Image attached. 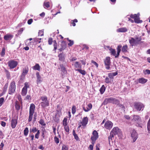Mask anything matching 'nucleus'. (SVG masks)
Instances as JSON below:
<instances>
[{"label": "nucleus", "mask_w": 150, "mask_h": 150, "mask_svg": "<svg viewBox=\"0 0 150 150\" xmlns=\"http://www.w3.org/2000/svg\"><path fill=\"white\" fill-rule=\"evenodd\" d=\"M117 99L112 97L106 98L104 100L103 104L106 105L109 103H112L115 104L118 101Z\"/></svg>", "instance_id": "f257e3e1"}, {"label": "nucleus", "mask_w": 150, "mask_h": 150, "mask_svg": "<svg viewBox=\"0 0 150 150\" xmlns=\"http://www.w3.org/2000/svg\"><path fill=\"white\" fill-rule=\"evenodd\" d=\"M41 99L42 101L40 103L42 108H45L49 105V102L46 96L41 97Z\"/></svg>", "instance_id": "f03ea898"}, {"label": "nucleus", "mask_w": 150, "mask_h": 150, "mask_svg": "<svg viewBox=\"0 0 150 150\" xmlns=\"http://www.w3.org/2000/svg\"><path fill=\"white\" fill-rule=\"evenodd\" d=\"M35 108V106L34 104H32L30 105L29 110V116L28 120V122L31 121L32 120Z\"/></svg>", "instance_id": "7ed1b4c3"}, {"label": "nucleus", "mask_w": 150, "mask_h": 150, "mask_svg": "<svg viewBox=\"0 0 150 150\" xmlns=\"http://www.w3.org/2000/svg\"><path fill=\"white\" fill-rule=\"evenodd\" d=\"M16 89L15 82L14 81H12L11 84L8 89V94H12L15 91Z\"/></svg>", "instance_id": "20e7f679"}, {"label": "nucleus", "mask_w": 150, "mask_h": 150, "mask_svg": "<svg viewBox=\"0 0 150 150\" xmlns=\"http://www.w3.org/2000/svg\"><path fill=\"white\" fill-rule=\"evenodd\" d=\"M110 61V58L109 57H106L104 60L105 68L107 70H109L110 69V65L111 64Z\"/></svg>", "instance_id": "39448f33"}, {"label": "nucleus", "mask_w": 150, "mask_h": 150, "mask_svg": "<svg viewBox=\"0 0 150 150\" xmlns=\"http://www.w3.org/2000/svg\"><path fill=\"white\" fill-rule=\"evenodd\" d=\"M134 105L135 108L138 111H140L141 110H143L144 106L143 104L139 102L135 103Z\"/></svg>", "instance_id": "423d86ee"}, {"label": "nucleus", "mask_w": 150, "mask_h": 150, "mask_svg": "<svg viewBox=\"0 0 150 150\" xmlns=\"http://www.w3.org/2000/svg\"><path fill=\"white\" fill-rule=\"evenodd\" d=\"M8 66L10 69H12L15 68L18 64V62L13 60H10L8 62Z\"/></svg>", "instance_id": "0eeeda50"}, {"label": "nucleus", "mask_w": 150, "mask_h": 150, "mask_svg": "<svg viewBox=\"0 0 150 150\" xmlns=\"http://www.w3.org/2000/svg\"><path fill=\"white\" fill-rule=\"evenodd\" d=\"M131 136L133 139V142H135L138 137L137 133L134 129H133L132 130V132H131Z\"/></svg>", "instance_id": "6e6552de"}, {"label": "nucleus", "mask_w": 150, "mask_h": 150, "mask_svg": "<svg viewBox=\"0 0 150 150\" xmlns=\"http://www.w3.org/2000/svg\"><path fill=\"white\" fill-rule=\"evenodd\" d=\"M111 131L115 135H117L118 136H120L122 134V132L121 130L120 129L117 127H114Z\"/></svg>", "instance_id": "1a4fd4ad"}, {"label": "nucleus", "mask_w": 150, "mask_h": 150, "mask_svg": "<svg viewBox=\"0 0 150 150\" xmlns=\"http://www.w3.org/2000/svg\"><path fill=\"white\" fill-rule=\"evenodd\" d=\"M113 126V123L110 121L106 122L105 124V127L107 129H111Z\"/></svg>", "instance_id": "9d476101"}, {"label": "nucleus", "mask_w": 150, "mask_h": 150, "mask_svg": "<svg viewBox=\"0 0 150 150\" xmlns=\"http://www.w3.org/2000/svg\"><path fill=\"white\" fill-rule=\"evenodd\" d=\"M129 43L132 46H135L138 45L136 40L133 38L131 37L129 40Z\"/></svg>", "instance_id": "9b49d317"}, {"label": "nucleus", "mask_w": 150, "mask_h": 150, "mask_svg": "<svg viewBox=\"0 0 150 150\" xmlns=\"http://www.w3.org/2000/svg\"><path fill=\"white\" fill-rule=\"evenodd\" d=\"M92 104L91 103H89L86 107L83 106V109L85 112H87L89 111L92 108Z\"/></svg>", "instance_id": "f8f14e48"}, {"label": "nucleus", "mask_w": 150, "mask_h": 150, "mask_svg": "<svg viewBox=\"0 0 150 150\" xmlns=\"http://www.w3.org/2000/svg\"><path fill=\"white\" fill-rule=\"evenodd\" d=\"M61 46V48L59 49L58 50L59 51L62 52L65 50L66 47L67 45L66 42L64 41H62Z\"/></svg>", "instance_id": "ddd939ff"}, {"label": "nucleus", "mask_w": 150, "mask_h": 150, "mask_svg": "<svg viewBox=\"0 0 150 150\" xmlns=\"http://www.w3.org/2000/svg\"><path fill=\"white\" fill-rule=\"evenodd\" d=\"M132 120L134 121L138 122H141L140 117L137 115H134Z\"/></svg>", "instance_id": "4468645a"}, {"label": "nucleus", "mask_w": 150, "mask_h": 150, "mask_svg": "<svg viewBox=\"0 0 150 150\" xmlns=\"http://www.w3.org/2000/svg\"><path fill=\"white\" fill-rule=\"evenodd\" d=\"M13 37V35L7 34L4 36V38L5 40L8 41L11 40Z\"/></svg>", "instance_id": "2eb2a0df"}, {"label": "nucleus", "mask_w": 150, "mask_h": 150, "mask_svg": "<svg viewBox=\"0 0 150 150\" xmlns=\"http://www.w3.org/2000/svg\"><path fill=\"white\" fill-rule=\"evenodd\" d=\"M88 119L87 117H85L83 118L82 119V122H81L82 126H85L86 125L88 122Z\"/></svg>", "instance_id": "dca6fc26"}, {"label": "nucleus", "mask_w": 150, "mask_h": 150, "mask_svg": "<svg viewBox=\"0 0 150 150\" xmlns=\"http://www.w3.org/2000/svg\"><path fill=\"white\" fill-rule=\"evenodd\" d=\"M17 120L16 119H12L11 121V126L13 128H14L17 124Z\"/></svg>", "instance_id": "f3484780"}, {"label": "nucleus", "mask_w": 150, "mask_h": 150, "mask_svg": "<svg viewBox=\"0 0 150 150\" xmlns=\"http://www.w3.org/2000/svg\"><path fill=\"white\" fill-rule=\"evenodd\" d=\"M36 75L37 78V83H40L42 81V78L40 76L39 73L37 72L36 73Z\"/></svg>", "instance_id": "a211bd4d"}, {"label": "nucleus", "mask_w": 150, "mask_h": 150, "mask_svg": "<svg viewBox=\"0 0 150 150\" xmlns=\"http://www.w3.org/2000/svg\"><path fill=\"white\" fill-rule=\"evenodd\" d=\"M58 57L59 60L62 61H64V60L65 57L63 52L59 54L58 55Z\"/></svg>", "instance_id": "6ab92c4d"}, {"label": "nucleus", "mask_w": 150, "mask_h": 150, "mask_svg": "<svg viewBox=\"0 0 150 150\" xmlns=\"http://www.w3.org/2000/svg\"><path fill=\"white\" fill-rule=\"evenodd\" d=\"M128 47L127 45L126 44L123 46L122 48V52L123 53H126L128 52Z\"/></svg>", "instance_id": "aec40b11"}, {"label": "nucleus", "mask_w": 150, "mask_h": 150, "mask_svg": "<svg viewBox=\"0 0 150 150\" xmlns=\"http://www.w3.org/2000/svg\"><path fill=\"white\" fill-rule=\"evenodd\" d=\"M117 31L118 32H125L127 31V29L126 28H118Z\"/></svg>", "instance_id": "412c9836"}, {"label": "nucleus", "mask_w": 150, "mask_h": 150, "mask_svg": "<svg viewBox=\"0 0 150 150\" xmlns=\"http://www.w3.org/2000/svg\"><path fill=\"white\" fill-rule=\"evenodd\" d=\"M134 19V22L135 23H141L142 22V20H140L139 17H137L135 18H132Z\"/></svg>", "instance_id": "4be33fe9"}, {"label": "nucleus", "mask_w": 150, "mask_h": 150, "mask_svg": "<svg viewBox=\"0 0 150 150\" xmlns=\"http://www.w3.org/2000/svg\"><path fill=\"white\" fill-rule=\"evenodd\" d=\"M34 70H37L38 71L40 70V67L38 64H36L35 66L33 67Z\"/></svg>", "instance_id": "5701e85b"}, {"label": "nucleus", "mask_w": 150, "mask_h": 150, "mask_svg": "<svg viewBox=\"0 0 150 150\" xmlns=\"http://www.w3.org/2000/svg\"><path fill=\"white\" fill-rule=\"evenodd\" d=\"M115 104L117 105L119 107H120L123 110L125 108V107L124 105L120 103V101L119 100H118V101H117L116 104Z\"/></svg>", "instance_id": "b1692460"}, {"label": "nucleus", "mask_w": 150, "mask_h": 150, "mask_svg": "<svg viewBox=\"0 0 150 150\" xmlns=\"http://www.w3.org/2000/svg\"><path fill=\"white\" fill-rule=\"evenodd\" d=\"M28 67H25L23 69V72L22 74L25 75L28 72Z\"/></svg>", "instance_id": "393cba45"}, {"label": "nucleus", "mask_w": 150, "mask_h": 150, "mask_svg": "<svg viewBox=\"0 0 150 150\" xmlns=\"http://www.w3.org/2000/svg\"><path fill=\"white\" fill-rule=\"evenodd\" d=\"M147 80L144 78L139 79V82L142 84H144L147 81Z\"/></svg>", "instance_id": "a878e982"}, {"label": "nucleus", "mask_w": 150, "mask_h": 150, "mask_svg": "<svg viewBox=\"0 0 150 150\" xmlns=\"http://www.w3.org/2000/svg\"><path fill=\"white\" fill-rule=\"evenodd\" d=\"M60 68L61 69V71L63 72L64 73H67L66 69L63 64H60Z\"/></svg>", "instance_id": "bb28decb"}, {"label": "nucleus", "mask_w": 150, "mask_h": 150, "mask_svg": "<svg viewBox=\"0 0 150 150\" xmlns=\"http://www.w3.org/2000/svg\"><path fill=\"white\" fill-rule=\"evenodd\" d=\"M15 106L16 110H20V105L18 102L17 101H16Z\"/></svg>", "instance_id": "cd10ccee"}, {"label": "nucleus", "mask_w": 150, "mask_h": 150, "mask_svg": "<svg viewBox=\"0 0 150 150\" xmlns=\"http://www.w3.org/2000/svg\"><path fill=\"white\" fill-rule=\"evenodd\" d=\"M76 71H78L80 74H81L83 75H85L86 74V71L84 70H82L81 69H76Z\"/></svg>", "instance_id": "c85d7f7f"}, {"label": "nucleus", "mask_w": 150, "mask_h": 150, "mask_svg": "<svg viewBox=\"0 0 150 150\" xmlns=\"http://www.w3.org/2000/svg\"><path fill=\"white\" fill-rule=\"evenodd\" d=\"M25 76L23 74H21L20 76V80L18 81V82L19 84H20L22 82V81L23 80L25 77Z\"/></svg>", "instance_id": "c756f323"}, {"label": "nucleus", "mask_w": 150, "mask_h": 150, "mask_svg": "<svg viewBox=\"0 0 150 150\" xmlns=\"http://www.w3.org/2000/svg\"><path fill=\"white\" fill-rule=\"evenodd\" d=\"M27 91V89H25V88H23L21 94L23 96L26 95Z\"/></svg>", "instance_id": "7c9ffc66"}, {"label": "nucleus", "mask_w": 150, "mask_h": 150, "mask_svg": "<svg viewBox=\"0 0 150 150\" xmlns=\"http://www.w3.org/2000/svg\"><path fill=\"white\" fill-rule=\"evenodd\" d=\"M109 50L110 51V53L113 56L115 55L116 52L115 49L110 48Z\"/></svg>", "instance_id": "2f4dec72"}, {"label": "nucleus", "mask_w": 150, "mask_h": 150, "mask_svg": "<svg viewBox=\"0 0 150 150\" xmlns=\"http://www.w3.org/2000/svg\"><path fill=\"white\" fill-rule=\"evenodd\" d=\"M105 86L104 85H102L100 90V93L103 94L105 91Z\"/></svg>", "instance_id": "473e14b6"}, {"label": "nucleus", "mask_w": 150, "mask_h": 150, "mask_svg": "<svg viewBox=\"0 0 150 150\" xmlns=\"http://www.w3.org/2000/svg\"><path fill=\"white\" fill-rule=\"evenodd\" d=\"M5 72L6 73L7 78L9 79L10 77V73L9 71L6 69H5Z\"/></svg>", "instance_id": "72a5a7b5"}, {"label": "nucleus", "mask_w": 150, "mask_h": 150, "mask_svg": "<svg viewBox=\"0 0 150 150\" xmlns=\"http://www.w3.org/2000/svg\"><path fill=\"white\" fill-rule=\"evenodd\" d=\"M74 66L76 68H81V64H80L79 63V62H75V64H74Z\"/></svg>", "instance_id": "f704fd0d"}, {"label": "nucleus", "mask_w": 150, "mask_h": 150, "mask_svg": "<svg viewBox=\"0 0 150 150\" xmlns=\"http://www.w3.org/2000/svg\"><path fill=\"white\" fill-rule=\"evenodd\" d=\"M116 135L114 133H113L112 131L111 132L110 134V136L108 137V140L109 142L110 143V137L113 138L114 136Z\"/></svg>", "instance_id": "c9c22d12"}, {"label": "nucleus", "mask_w": 150, "mask_h": 150, "mask_svg": "<svg viewBox=\"0 0 150 150\" xmlns=\"http://www.w3.org/2000/svg\"><path fill=\"white\" fill-rule=\"evenodd\" d=\"M140 14L139 13H137V14H131L130 15L131 18H135L137 17H139Z\"/></svg>", "instance_id": "e433bc0d"}, {"label": "nucleus", "mask_w": 150, "mask_h": 150, "mask_svg": "<svg viewBox=\"0 0 150 150\" xmlns=\"http://www.w3.org/2000/svg\"><path fill=\"white\" fill-rule=\"evenodd\" d=\"M92 134L93 135V136L96 137L97 138H98V133L97 132V131H96V130H94V131H93V133H92Z\"/></svg>", "instance_id": "4c0bfd02"}, {"label": "nucleus", "mask_w": 150, "mask_h": 150, "mask_svg": "<svg viewBox=\"0 0 150 150\" xmlns=\"http://www.w3.org/2000/svg\"><path fill=\"white\" fill-rule=\"evenodd\" d=\"M68 147L67 145L63 144L62 146V150H68Z\"/></svg>", "instance_id": "58836bf2"}, {"label": "nucleus", "mask_w": 150, "mask_h": 150, "mask_svg": "<svg viewBox=\"0 0 150 150\" xmlns=\"http://www.w3.org/2000/svg\"><path fill=\"white\" fill-rule=\"evenodd\" d=\"M37 131V129L36 127H33L32 129H30V133L33 132L35 133Z\"/></svg>", "instance_id": "ea45409f"}, {"label": "nucleus", "mask_w": 150, "mask_h": 150, "mask_svg": "<svg viewBox=\"0 0 150 150\" xmlns=\"http://www.w3.org/2000/svg\"><path fill=\"white\" fill-rule=\"evenodd\" d=\"M28 127H26L24 130V134L25 136H27L28 133Z\"/></svg>", "instance_id": "a19ab883"}, {"label": "nucleus", "mask_w": 150, "mask_h": 150, "mask_svg": "<svg viewBox=\"0 0 150 150\" xmlns=\"http://www.w3.org/2000/svg\"><path fill=\"white\" fill-rule=\"evenodd\" d=\"M53 46L54 47L53 50L55 51L57 49V44L56 41L55 40H54L53 41Z\"/></svg>", "instance_id": "79ce46f5"}, {"label": "nucleus", "mask_w": 150, "mask_h": 150, "mask_svg": "<svg viewBox=\"0 0 150 150\" xmlns=\"http://www.w3.org/2000/svg\"><path fill=\"white\" fill-rule=\"evenodd\" d=\"M45 131H43L42 132V135H41L42 138L40 139V140L42 141L44 139H45Z\"/></svg>", "instance_id": "37998d69"}, {"label": "nucleus", "mask_w": 150, "mask_h": 150, "mask_svg": "<svg viewBox=\"0 0 150 150\" xmlns=\"http://www.w3.org/2000/svg\"><path fill=\"white\" fill-rule=\"evenodd\" d=\"M147 129L148 131V133H150V118H149L148 123L147 125Z\"/></svg>", "instance_id": "c03bdc74"}, {"label": "nucleus", "mask_w": 150, "mask_h": 150, "mask_svg": "<svg viewBox=\"0 0 150 150\" xmlns=\"http://www.w3.org/2000/svg\"><path fill=\"white\" fill-rule=\"evenodd\" d=\"M41 39V38L39 39L38 38H34L33 39V41H34L33 42H38L39 43H40L41 42V41L40 40Z\"/></svg>", "instance_id": "a18cd8bd"}, {"label": "nucleus", "mask_w": 150, "mask_h": 150, "mask_svg": "<svg viewBox=\"0 0 150 150\" xmlns=\"http://www.w3.org/2000/svg\"><path fill=\"white\" fill-rule=\"evenodd\" d=\"M39 123L42 125L44 126L46 125V124L45 123L44 120L42 119H40Z\"/></svg>", "instance_id": "49530a36"}, {"label": "nucleus", "mask_w": 150, "mask_h": 150, "mask_svg": "<svg viewBox=\"0 0 150 150\" xmlns=\"http://www.w3.org/2000/svg\"><path fill=\"white\" fill-rule=\"evenodd\" d=\"M76 112V107L75 106L73 105L72 108V113L73 114H74Z\"/></svg>", "instance_id": "de8ad7c7"}, {"label": "nucleus", "mask_w": 150, "mask_h": 150, "mask_svg": "<svg viewBox=\"0 0 150 150\" xmlns=\"http://www.w3.org/2000/svg\"><path fill=\"white\" fill-rule=\"evenodd\" d=\"M122 45H119L117 46V52L120 53V52L121 51V48H122Z\"/></svg>", "instance_id": "09e8293b"}, {"label": "nucleus", "mask_w": 150, "mask_h": 150, "mask_svg": "<svg viewBox=\"0 0 150 150\" xmlns=\"http://www.w3.org/2000/svg\"><path fill=\"white\" fill-rule=\"evenodd\" d=\"M67 119L66 118H64L63 121V126L67 125Z\"/></svg>", "instance_id": "8fccbe9b"}, {"label": "nucleus", "mask_w": 150, "mask_h": 150, "mask_svg": "<svg viewBox=\"0 0 150 150\" xmlns=\"http://www.w3.org/2000/svg\"><path fill=\"white\" fill-rule=\"evenodd\" d=\"M136 126L137 127L142 128V127L143 124L142 123H140V122H137V124H136Z\"/></svg>", "instance_id": "3c124183"}, {"label": "nucleus", "mask_w": 150, "mask_h": 150, "mask_svg": "<svg viewBox=\"0 0 150 150\" xmlns=\"http://www.w3.org/2000/svg\"><path fill=\"white\" fill-rule=\"evenodd\" d=\"M44 5L47 8H49L50 6L49 2H44Z\"/></svg>", "instance_id": "603ef678"}, {"label": "nucleus", "mask_w": 150, "mask_h": 150, "mask_svg": "<svg viewBox=\"0 0 150 150\" xmlns=\"http://www.w3.org/2000/svg\"><path fill=\"white\" fill-rule=\"evenodd\" d=\"M64 126L65 130L67 132H69V127L67 125H64Z\"/></svg>", "instance_id": "864d4df0"}, {"label": "nucleus", "mask_w": 150, "mask_h": 150, "mask_svg": "<svg viewBox=\"0 0 150 150\" xmlns=\"http://www.w3.org/2000/svg\"><path fill=\"white\" fill-rule=\"evenodd\" d=\"M5 50L4 48H3L1 52V56H3L5 54Z\"/></svg>", "instance_id": "5fc2aeb1"}, {"label": "nucleus", "mask_w": 150, "mask_h": 150, "mask_svg": "<svg viewBox=\"0 0 150 150\" xmlns=\"http://www.w3.org/2000/svg\"><path fill=\"white\" fill-rule=\"evenodd\" d=\"M23 30V28H21L18 31V33L17 34L18 35H21L22 33Z\"/></svg>", "instance_id": "6e6d98bb"}, {"label": "nucleus", "mask_w": 150, "mask_h": 150, "mask_svg": "<svg viewBox=\"0 0 150 150\" xmlns=\"http://www.w3.org/2000/svg\"><path fill=\"white\" fill-rule=\"evenodd\" d=\"M135 39L136 40V41L138 43V44H139V42L141 41V38H139L137 37H136L135 38Z\"/></svg>", "instance_id": "4d7b16f0"}, {"label": "nucleus", "mask_w": 150, "mask_h": 150, "mask_svg": "<svg viewBox=\"0 0 150 150\" xmlns=\"http://www.w3.org/2000/svg\"><path fill=\"white\" fill-rule=\"evenodd\" d=\"M24 85V86L23 88H25V89H27V88L29 87L28 83L27 82H26L25 83Z\"/></svg>", "instance_id": "13d9d810"}, {"label": "nucleus", "mask_w": 150, "mask_h": 150, "mask_svg": "<svg viewBox=\"0 0 150 150\" xmlns=\"http://www.w3.org/2000/svg\"><path fill=\"white\" fill-rule=\"evenodd\" d=\"M54 141L55 143L57 144H58L59 142V140L58 137H57L56 136H55L54 137Z\"/></svg>", "instance_id": "bf43d9fd"}, {"label": "nucleus", "mask_w": 150, "mask_h": 150, "mask_svg": "<svg viewBox=\"0 0 150 150\" xmlns=\"http://www.w3.org/2000/svg\"><path fill=\"white\" fill-rule=\"evenodd\" d=\"M53 42L52 38H49L48 40V44L50 45H51L52 44Z\"/></svg>", "instance_id": "052dcab7"}, {"label": "nucleus", "mask_w": 150, "mask_h": 150, "mask_svg": "<svg viewBox=\"0 0 150 150\" xmlns=\"http://www.w3.org/2000/svg\"><path fill=\"white\" fill-rule=\"evenodd\" d=\"M111 73H110L108 74V76L109 78H110L111 80H112L113 79V75Z\"/></svg>", "instance_id": "680f3d73"}, {"label": "nucleus", "mask_w": 150, "mask_h": 150, "mask_svg": "<svg viewBox=\"0 0 150 150\" xmlns=\"http://www.w3.org/2000/svg\"><path fill=\"white\" fill-rule=\"evenodd\" d=\"M38 36H42L43 35V31L42 30H39L38 33Z\"/></svg>", "instance_id": "e2e57ef3"}, {"label": "nucleus", "mask_w": 150, "mask_h": 150, "mask_svg": "<svg viewBox=\"0 0 150 150\" xmlns=\"http://www.w3.org/2000/svg\"><path fill=\"white\" fill-rule=\"evenodd\" d=\"M69 43L68 44L69 46H71L74 44V42L73 40H69Z\"/></svg>", "instance_id": "0e129e2a"}, {"label": "nucleus", "mask_w": 150, "mask_h": 150, "mask_svg": "<svg viewBox=\"0 0 150 150\" xmlns=\"http://www.w3.org/2000/svg\"><path fill=\"white\" fill-rule=\"evenodd\" d=\"M4 100V98L2 97L0 98V106L2 105Z\"/></svg>", "instance_id": "69168bd1"}, {"label": "nucleus", "mask_w": 150, "mask_h": 150, "mask_svg": "<svg viewBox=\"0 0 150 150\" xmlns=\"http://www.w3.org/2000/svg\"><path fill=\"white\" fill-rule=\"evenodd\" d=\"M29 137L31 138V140L32 141L34 140V135L33 134H30L29 135Z\"/></svg>", "instance_id": "338daca9"}, {"label": "nucleus", "mask_w": 150, "mask_h": 150, "mask_svg": "<svg viewBox=\"0 0 150 150\" xmlns=\"http://www.w3.org/2000/svg\"><path fill=\"white\" fill-rule=\"evenodd\" d=\"M105 82L106 83H109L110 82L109 78L107 77L105 78Z\"/></svg>", "instance_id": "774afa93"}]
</instances>
